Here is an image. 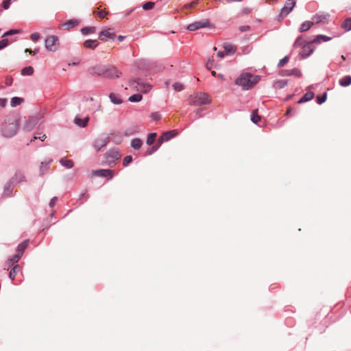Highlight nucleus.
I'll return each mask as SVG.
<instances>
[{
  "label": "nucleus",
  "instance_id": "e2e57ef3",
  "mask_svg": "<svg viewBox=\"0 0 351 351\" xmlns=\"http://www.w3.org/2000/svg\"><path fill=\"white\" fill-rule=\"evenodd\" d=\"M108 13L105 10H101L97 12V15L101 19H104Z\"/></svg>",
  "mask_w": 351,
  "mask_h": 351
},
{
  "label": "nucleus",
  "instance_id": "9b49d317",
  "mask_svg": "<svg viewBox=\"0 0 351 351\" xmlns=\"http://www.w3.org/2000/svg\"><path fill=\"white\" fill-rule=\"evenodd\" d=\"M121 155L119 150L116 148L111 149L106 154V158L108 159V162L114 163L118 159H120Z\"/></svg>",
  "mask_w": 351,
  "mask_h": 351
},
{
  "label": "nucleus",
  "instance_id": "4d7b16f0",
  "mask_svg": "<svg viewBox=\"0 0 351 351\" xmlns=\"http://www.w3.org/2000/svg\"><path fill=\"white\" fill-rule=\"evenodd\" d=\"M19 32H20V30H18V29H10L8 32H5L4 34H3V36L14 35V34H16Z\"/></svg>",
  "mask_w": 351,
  "mask_h": 351
},
{
  "label": "nucleus",
  "instance_id": "0e129e2a",
  "mask_svg": "<svg viewBox=\"0 0 351 351\" xmlns=\"http://www.w3.org/2000/svg\"><path fill=\"white\" fill-rule=\"evenodd\" d=\"M57 200H58L57 197H53V198H51V202H49V207H51V208L53 207L56 205Z\"/></svg>",
  "mask_w": 351,
  "mask_h": 351
},
{
  "label": "nucleus",
  "instance_id": "09e8293b",
  "mask_svg": "<svg viewBox=\"0 0 351 351\" xmlns=\"http://www.w3.org/2000/svg\"><path fill=\"white\" fill-rule=\"evenodd\" d=\"M51 162V159H49L48 160L41 162L40 170L43 171L44 169H48Z\"/></svg>",
  "mask_w": 351,
  "mask_h": 351
},
{
  "label": "nucleus",
  "instance_id": "dca6fc26",
  "mask_svg": "<svg viewBox=\"0 0 351 351\" xmlns=\"http://www.w3.org/2000/svg\"><path fill=\"white\" fill-rule=\"evenodd\" d=\"M281 76H296L298 77H300L302 76V73L300 70L298 68H294L293 69H283L280 71Z\"/></svg>",
  "mask_w": 351,
  "mask_h": 351
},
{
  "label": "nucleus",
  "instance_id": "412c9836",
  "mask_svg": "<svg viewBox=\"0 0 351 351\" xmlns=\"http://www.w3.org/2000/svg\"><path fill=\"white\" fill-rule=\"evenodd\" d=\"M332 39V37L324 35V34H317L315 38L311 40V43L319 44L321 42H327Z\"/></svg>",
  "mask_w": 351,
  "mask_h": 351
},
{
  "label": "nucleus",
  "instance_id": "c9c22d12",
  "mask_svg": "<svg viewBox=\"0 0 351 351\" xmlns=\"http://www.w3.org/2000/svg\"><path fill=\"white\" fill-rule=\"evenodd\" d=\"M341 27L346 31L349 32L351 30V18H348L344 20L341 24Z\"/></svg>",
  "mask_w": 351,
  "mask_h": 351
},
{
  "label": "nucleus",
  "instance_id": "8fccbe9b",
  "mask_svg": "<svg viewBox=\"0 0 351 351\" xmlns=\"http://www.w3.org/2000/svg\"><path fill=\"white\" fill-rule=\"evenodd\" d=\"M160 143H158V145H155L152 146L151 148H149L148 150H147V155H152L153 154L159 147Z\"/></svg>",
  "mask_w": 351,
  "mask_h": 351
},
{
  "label": "nucleus",
  "instance_id": "5fc2aeb1",
  "mask_svg": "<svg viewBox=\"0 0 351 351\" xmlns=\"http://www.w3.org/2000/svg\"><path fill=\"white\" fill-rule=\"evenodd\" d=\"M38 136H34L33 138L31 139V142L36 139H40V141H43L46 138L45 134H42L41 133H38Z\"/></svg>",
  "mask_w": 351,
  "mask_h": 351
},
{
  "label": "nucleus",
  "instance_id": "2f4dec72",
  "mask_svg": "<svg viewBox=\"0 0 351 351\" xmlns=\"http://www.w3.org/2000/svg\"><path fill=\"white\" fill-rule=\"evenodd\" d=\"M223 49L226 54L232 55L236 51V47L234 45L229 43H225L223 45Z\"/></svg>",
  "mask_w": 351,
  "mask_h": 351
},
{
  "label": "nucleus",
  "instance_id": "603ef678",
  "mask_svg": "<svg viewBox=\"0 0 351 351\" xmlns=\"http://www.w3.org/2000/svg\"><path fill=\"white\" fill-rule=\"evenodd\" d=\"M9 40L8 38H3L0 40V50H3L4 48L8 47Z\"/></svg>",
  "mask_w": 351,
  "mask_h": 351
},
{
  "label": "nucleus",
  "instance_id": "4c0bfd02",
  "mask_svg": "<svg viewBox=\"0 0 351 351\" xmlns=\"http://www.w3.org/2000/svg\"><path fill=\"white\" fill-rule=\"evenodd\" d=\"M109 98L112 103L114 104L119 105L122 104V99L119 97H118L116 94L114 93H110Z\"/></svg>",
  "mask_w": 351,
  "mask_h": 351
},
{
  "label": "nucleus",
  "instance_id": "864d4df0",
  "mask_svg": "<svg viewBox=\"0 0 351 351\" xmlns=\"http://www.w3.org/2000/svg\"><path fill=\"white\" fill-rule=\"evenodd\" d=\"M173 87L174 90H177V91H180V90H183V88H184L183 84L180 82H175L173 84Z\"/></svg>",
  "mask_w": 351,
  "mask_h": 351
},
{
  "label": "nucleus",
  "instance_id": "a18cd8bd",
  "mask_svg": "<svg viewBox=\"0 0 351 351\" xmlns=\"http://www.w3.org/2000/svg\"><path fill=\"white\" fill-rule=\"evenodd\" d=\"M327 97H328L327 93H324L322 95L317 96V97H316L317 103L319 105H321L322 104H323L324 102H325L326 101Z\"/></svg>",
  "mask_w": 351,
  "mask_h": 351
},
{
  "label": "nucleus",
  "instance_id": "58836bf2",
  "mask_svg": "<svg viewBox=\"0 0 351 351\" xmlns=\"http://www.w3.org/2000/svg\"><path fill=\"white\" fill-rule=\"evenodd\" d=\"M113 137L112 138V142L115 144H120L123 141V136L121 133L117 134H112Z\"/></svg>",
  "mask_w": 351,
  "mask_h": 351
},
{
  "label": "nucleus",
  "instance_id": "473e14b6",
  "mask_svg": "<svg viewBox=\"0 0 351 351\" xmlns=\"http://www.w3.org/2000/svg\"><path fill=\"white\" fill-rule=\"evenodd\" d=\"M23 101L24 99L23 97L15 96L12 97L10 101V105L12 107H16L17 106L21 105L23 102Z\"/></svg>",
  "mask_w": 351,
  "mask_h": 351
},
{
  "label": "nucleus",
  "instance_id": "de8ad7c7",
  "mask_svg": "<svg viewBox=\"0 0 351 351\" xmlns=\"http://www.w3.org/2000/svg\"><path fill=\"white\" fill-rule=\"evenodd\" d=\"M154 3L149 1V2L144 3L142 5V8L145 10H149L152 9L154 8Z\"/></svg>",
  "mask_w": 351,
  "mask_h": 351
},
{
  "label": "nucleus",
  "instance_id": "13d9d810",
  "mask_svg": "<svg viewBox=\"0 0 351 351\" xmlns=\"http://www.w3.org/2000/svg\"><path fill=\"white\" fill-rule=\"evenodd\" d=\"M202 111H203V109H202V108H199V109L195 110V119H197L201 118L203 116Z\"/></svg>",
  "mask_w": 351,
  "mask_h": 351
},
{
  "label": "nucleus",
  "instance_id": "bf43d9fd",
  "mask_svg": "<svg viewBox=\"0 0 351 351\" xmlns=\"http://www.w3.org/2000/svg\"><path fill=\"white\" fill-rule=\"evenodd\" d=\"M152 118L154 121L159 120L161 118V115L158 112H154L151 115Z\"/></svg>",
  "mask_w": 351,
  "mask_h": 351
},
{
  "label": "nucleus",
  "instance_id": "20e7f679",
  "mask_svg": "<svg viewBox=\"0 0 351 351\" xmlns=\"http://www.w3.org/2000/svg\"><path fill=\"white\" fill-rule=\"evenodd\" d=\"M45 46L48 51H56L59 47L58 37L56 35L47 37L45 40Z\"/></svg>",
  "mask_w": 351,
  "mask_h": 351
},
{
  "label": "nucleus",
  "instance_id": "6e6d98bb",
  "mask_svg": "<svg viewBox=\"0 0 351 351\" xmlns=\"http://www.w3.org/2000/svg\"><path fill=\"white\" fill-rule=\"evenodd\" d=\"M289 61V56H286L282 59H281L278 64V66H282L285 64H287Z\"/></svg>",
  "mask_w": 351,
  "mask_h": 351
},
{
  "label": "nucleus",
  "instance_id": "6ab92c4d",
  "mask_svg": "<svg viewBox=\"0 0 351 351\" xmlns=\"http://www.w3.org/2000/svg\"><path fill=\"white\" fill-rule=\"evenodd\" d=\"M116 37V34L110 32L108 30H104L99 34V39L102 41H107L108 39L113 40Z\"/></svg>",
  "mask_w": 351,
  "mask_h": 351
},
{
  "label": "nucleus",
  "instance_id": "2eb2a0df",
  "mask_svg": "<svg viewBox=\"0 0 351 351\" xmlns=\"http://www.w3.org/2000/svg\"><path fill=\"white\" fill-rule=\"evenodd\" d=\"M330 14L324 12H319L313 15L312 20L313 23H326L328 20Z\"/></svg>",
  "mask_w": 351,
  "mask_h": 351
},
{
  "label": "nucleus",
  "instance_id": "c756f323",
  "mask_svg": "<svg viewBox=\"0 0 351 351\" xmlns=\"http://www.w3.org/2000/svg\"><path fill=\"white\" fill-rule=\"evenodd\" d=\"M339 84L343 87L350 86L351 84V76L346 75L343 78L339 80Z\"/></svg>",
  "mask_w": 351,
  "mask_h": 351
},
{
  "label": "nucleus",
  "instance_id": "4be33fe9",
  "mask_svg": "<svg viewBox=\"0 0 351 351\" xmlns=\"http://www.w3.org/2000/svg\"><path fill=\"white\" fill-rule=\"evenodd\" d=\"M314 97H315L314 93L311 92V91H308V93H306L303 95V97L298 100V103L300 104H302L304 102L309 101L311 99H313Z\"/></svg>",
  "mask_w": 351,
  "mask_h": 351
},
{
  "label": "nucleus",
  "instance_id": "f03ea898",
  "mask_svg": "<svg viewBox=\"0 0 351 351\" xmlns=\"http://www.w3.org/2000/svg\"><path fill=\"white\" fill-rule=\"evenodd\" d=\"M260 79L259 76H254L251 73H247L241 75L239 77L235 80V84L241 86L244 90H250L252 86L257 83Z\"/></svg>",
  "mask_w": 351,
  "mask_h": 351
},
{
  "label": "nucleus",
  "instance_id": "f704fd0d",
  "mask_svg": "<svg viewBox=\"0 0 351 351\" xmlns=\"http://www.w3.org/2000/svg\"><path fill=\"white\" fill-rule=\"evenodd\" d=\"M142 141L140 138H134L130 143V146L134 149H139L142 145Z\"/></svg>",
  "mask_w": 351,
  "mask_h": 351
},
{
  "label": "nucleus",
  "instance_id": "423d86ee",
  "mask_svg": "<svg viewBox=\"0 0 351 351\" xmlns=\"http://www.w3.org/2000/svg\"><path fill=\"white\" fill-rule=\"evenodd\" d=\"M106 64H95L88 67V72L92 76L102 77L105 76Z\"/></svg>",
  "mask_w": 351,
  "mask_h": 351
},
{
  "label": "nucleus",
  "instance_id": "393cba45",
  "mask_svg": "<svg viewBox=\"0 0 351 351\" xmlns=\"http://www.w3.org/2000/svg\"><path fill=\"white\" fill-rule=\"evenodd\" d=\"M89 121V117H86L84 119H81L76 117L74 119V123L80 127H85L87 125L88 122Z\"/></svg>",
  "mask_w": 351,
  "mask_h": 351
},
{
  "label": "nucleus",
  "instance_id": "6e6552de",
  "mask_svg": "<svg viewBox=\"0 0 351 351\" xmlns=\"http://www.w3.org/2000/svg\"><path fill=\"white\" fill-rule=\"evenodd\" d=\"M295 5V1L287 0L285 3L284 6L280 10V16L282 18L287 16L293 10Z\"/></svg>",
  "mask_w": 351,
  "mask_h": 351
},
{
  "label": "nucleus",
  "instance_id": "7ed1b4c3",
  "mask_svg": "<svg viewBox=\"0 0 351 351\" xmlns=\"http://www.w3.org/2000/svg\"><path fill=\"white\" fill-rule=\"evenodd\" d=\"M189 101V104L191 106H203L208 104L210 102L208 95L202 92L190 95Z\"/></svg>",
  "mask_w": 351,
  "mask_h": 351
},
{
  "label": "nucleus",
  "instance_id": "774afa93",
  "mask_svg": "<svg viewBox=\"0 0 351 351\" xmlns=\"http://www.w3.org/2000/svg\"><path fill=\"white\" fill-rule=\"evenodd\" d=\"M25 52H29L31 54L36 55V54L38 53L39 49H34L33 51H32L31 49H25Z\"/></svg>",
  "mask_w": 351,
  "mask_h": 351
},
{
  "label": "nucleus",
  "instance_id": "c03bdc74",
  "mask_svg": "<svg viewBox=\"0 0 351 351\" xmlns=\"http://www.w3.org/2000/svg\"><path fill=\"white\" fill-rule=\"evenodd\" d=\"M156 136H157V134L156 132L149 134L148 137H147V143L149 145H153L156 141Z\"/></svg>",
  "mask_w": 351,
  "mask_h": 351
},
{
  "label": "nucleus",
  "instance_id": "ddd939ff",
  "mask_svg": "<svg viewBox=\"0 0 351 351\" xmlns=\"http://www.w3.org/2000/svg\"><path fill=\"white\" fill-rule=\"evenodd\" d=\"M134 84H136L139 87L138 88L143 93H147L151 89L150 85L145 84L142 79L136 78L130 83V86H134Z\"/></svg>",
  "mask_w": 351,
  "mask_h": 351
},
{
  "label": "nucleus",
  "instance_id": "5701e85b",
  "mask_svg": "<svg viewBox=\"0 0 351 351\" xmlns=\"http://www.w3.org/2000/svg\"><path fill=\"white\" fill-rule=\"evenodd\" d=\"M28 245V240H25L23 241L21 243L19 244L16 250V253L18 254H20L21 256H23L24 251L27 249Z\"/></svg>",
  "mask_w": 351,
  "mask_h": 351
},
{
  "label": "nucleus",
  "instance_id": "f8f14e48",
  "mask_svg": "<svg viewBox=\"0 0 351 351\" xmlns=\"http://www.w3.org/2000/svg\"><path fill=\"white\" fill-rule=\"evenodd\" d=\"M110 141V139L109 136L97 138L93 142V147L97 152H99L103 147H106L107 144L109 143Z\"/></svg>",
  "mask_w": 351,
  "mask_h": 351
},
{
  "label": "nucleus",
  "instance_id": "9d476101",
  "mask_svg": "<svg viewBox=\"0 0 351 351\" xmlns=\"http://www.w3.org/2000/svg\"><path fill=\"white\" fill-rule=\"evenodd\" d=\"M38 116H32L30 117L25 123L23 125V130L26 132L31 131L34 128L35 126L38 124L39 121Z\"/></svg>",
  "mask_w": 351,
  "mask_h": 351
},
{
  "label": "nucleus",
  "instance_id": "4468645a",
  "mask_svg": "<svg viewBox=\"0 0 351 351\" xmlns=\"http://www.w3.org/2000/svg\"><path fill=\"white\" fill-rule=\"evenodd\" d=\"M178 134V132L176 130H171L169 131H167L163 132L161 136L159 137L158 141L161 143L162 142H167L170 141L171 138L175 137Z\"/></svg>",
  "mask_w": 351,
  "mask_h": 351
},
{
  "label": "nucleus",
  "instance_id": "72a5a7b5",
  "mask_svg": "<svg viewBox=\"0 0 351 351\" xmlns=\"http://www.w3.org/2000/svg\"><path fill=\"white\" fill-rule=\"evenodd\" d=\"M21 257H22V256L16 253L12 257L8 258V265L9 266H12V265H14L15 263H17L19 262V261L21 260Z\"/></svg>",
  "mask_w": 351,
  "mask_h": 351
},
{
  "label": "nucleus",
  "instance_id": "e433bc0d",
  "mask_svg": "<svg viewBox=\"0 0 351 351\" xmlns=\"http://www.w3.org/2000/svg\"><path fill=\"white\" fill-rule=\"evenodd\" d=\"M81 34L84 35H88L90 34H93L95 32V27H84L80 29Z\"/></svg>",
  "mask_w": 351,
  "mask_h": 351
},
{
  "label": "nucleus",
  "instance_id": "ea45409f",
  "mask_svg": "<svg viewBox=\"0 0 351 351\" xmlns=\"http://www.w3.org/2000/svg\"><path fill=\"white\" fill-rule=\"evenodd\" d=\"M308 42L304 41V40L302 36H299L295 41L294 47H302V46H304V45L306 44Z\"/></svg>",
  "mask_w": 351,
  "mask_h": 351
},
{
  "label": "nucleus",
  "instance_id": "7c9ffc66",
  "mask_svg": "<svg viewBox=\"0 0 351 351\" xmlns=\"http://www.w3.org/2000/svg\"><path fill=\"white\" fill-rule=\"evenodd\" d=\"M288 80H278L277 81L274 82L273 86L276 88L281 89L286 86Z\"/></svg>",
  "mask_w": 351,
  "mask_h": 351
},
{
  "label": "nucleus",
  "instance_id": "39448f33",
  "mask_svg": "<svg viewBox=\"0 0 351 351\" xmlns=\"http://www.w3.org/2000/svg\"><path fill=\"white\" fill-rule=\"evenodd\" d=\"M106 70L105 76H103V77L109 80L119 78L122 74L121 71H120L114 66H110V64L106 66Z\"/></svg>",
  "mask_w": 351,
  "mask_h": 351
},
{
  "label": "nucleus",
  "instance_id": "37998d69",
  "mask_svg": "<svg viewBox=\"0 0 351 351\" xmlns=\"http://www.w3.org/2000/svg\"><path fill=\"white\" fill-rule=\"evenodd\" d=\"M12 3V0H3L0 5V14L3 10L9 9L10 5Z\"/></svg>",
  "mask_w": 351,
  "mask_h": 351
},
{
  "label": "nucleus",
  "instance_id": "69168bd1",
  "mask_svg": "<svg viewBox=\"0 0 351 351\" xmlns=\"http://www.w3.org/2000/svg\"><path fill=\"white\" fill-rule=\"evenodd\" d=\"M13 82V79L11 76H7L5 78V84L7 86H11Z\"/></svg>",
  "mask_w": 351,
  "mask_h": 351
},
{
  "label": "nucleus",
  "instance_id": "338daca9",
  "mask_svg": "<svg viewBox=\"0 0 351 351\" xmlns=\"http://www.w3.org/2000/svg\"><path fill=\"white\" fill-rule=\"evenodd\" d=\"M7 101L8 100L6 98H0V107H5L6 106Z\"/></svg>",
  "mask_w": 351,
  "mask_h": 351
},
{
  "label": "nucleus",
  "instance_id": "f3484780",
  "mask_svg": "<svg viewBox=\"0 0 351 351\" xmlns=\"http://www.w3.org/2000/svg\"><path fill=\"white\" fill-rule=\"evenodd\" d=\"M93 174L97 176L106 177L108 180L112 179L114 176L113 171L110 169L96 170L93 172Z\"/></svg>",
  "mask_w": 351,
  "mask_h": 351
},
{
  "label": "nucleus",
  "instance_id": "49530a36",
  "mask_svg": "<svg viewBox=\"0 0 351 351\" xmlns=\"http://www.w3.org/2000/svg\"><path fill=\"white\" fill-rule=\"evenodd\" d=\"M142 99L141 94H135L128 97V101L130 102H138Z\"/></svg>",
  "mask_w": 351,
  "mask_h": 351
},
{
  "label": "nucleus",
  "instance_id": "c85d7f7f",
  "mask_svg": "<svg viewBox=\"0 0 351 351\" xmlns=\"http://www.w3.org/2000/svg\"><path fill=\"white\" fill-rule=\"evenodd\" d=\"M97 45H98V43H97V40H91V39L86 40L84 43V47H86L87 49H95L97 47Z\"/></svg>",
  "mask_w": 351,
  "mask_h": 351
},
{
  "label": "nucleus",
  "instance_id": "cd10ccee",
  "mask_svg": "<svg viewBox=\"0 0 351 351\" xmlns=\"http://www.w3.org/2000/svg\"><path fill=\"white\" fill-rule=\"evenodd\" d=\"M14 184L11 181H8L4 186V195L9 196L11 195L14 189Z\"/></svg>",
  "mask_w": 351,
  "mask_h": 351
},
{
  "label": "nucleus",
  "instance_id": "0eeeda50",
  "mask_svg": "<svg viewBox=\"0 0 351 351\" xmlns=\"http://www.w3.org/2000/svg\"><path fill=\"white\" fill-rule=\"evenodd\" d=\"M209 24L210 23L208 19H202L189 24L187 26V29L191 32L196 31L200 28L208 27Z\"/></svg>",
  "mask_w": 351,
  "mask_h": 351
},
{
  "label": "nucleus",
  "instance_id": "79ce46f5",
  "mask_svg": "<svg viewBox=\"0 0 351 351\" xmlns=\"http://www.w3.org/2000/svg\"><path fill=\"white\" fill-rule=\"evenodd\" d=\"M34 69L32 66H27L24 67L21 71V75H31L33 74Z\"/></svg>",
  "mask_w": 351,
  "mask_h": 351
},
{
  "label": "nucleus",
  "instance_id": "f257e3e1",
  "mask_svg": "<svg viewBox=\"0 0 351 351\" xmlns=\"http://www.w3.org/2000/svg\"><path fill=\"white\" fill-rule=\"evenodd\" d=\"M21 118L17 114H8L1 126V135L5 138L14 136L20 125Z\"/></svg>",
  "mask_w": 351,
  "mask_h": 351
},
{
  "label": "nucleus",
  "instance_id": "680f3d73",
  "mask_svg": "<svg viewBox=\"0 0 351 351\" xmlns=\"http://www.w3.org/2000/svg\"><path fill=\"white\" fill-rule=\"evenodd\" d=\"M30 38L33 41H37L40 38V34L38 33H33L30 35Z\"/></svg>",
  "mask_w": 351,
  "mask_h": 351
},
{
  "label": "nucleus",
  "instance_id": "052dcab7",
  "mask_svg": "<svg viewBox=\"0 0 351 351\" xmlns=\"http://www.w3.org/2000/svg\"><path fill=\"white\" fill-rule=\"evenodd\" d=\"M239 29L240 32H245L250 30L251 27L250 25H241Z\"/></svg>",
  "mask_w": 351,
  "mask_h": 351
},
{
  "label": "nucleus",
  "instance_id": "b1692460",
  "mask_svg": "<svg viewBox=\"0 0 351 351\" xmlns=\"http://www.w3.org/2000/svg\"><path fill=\"white\" fill-rule=\"evenodd\" d=\"M20 271H21V267L20 266V265H14L10 269V271L9 274V278L12 280H14L16 274Z\"/></svg>",
  "mask_w": 351,
  "mask_h": 351
},
{
  "label": "nucleus",
  "instance_id": "a878e982",
  "mask_svg": "<svg viewBox=\"0 0 351 351\" xmlns=\"http://www.w3.org/2000/svg\"><path fill=\"white\" fill-rule=\"evenodd\" d=\"M313 25V22L311 21H304L299 29L300 32H304L307 30H309L311 27V26Z\"/></svg>",
  "mask_w": 351,
  "mask_h": 351
},
{
  "label": "nucleus",
  "instance_id": "1a4fd4ad",
  "mask_svg": "<svg viewBox=\"0 0 351 351\" xmlns=\"http://www.w3.org/2000/svg\"><path fill=\"white\" fill-rule=\"evenodd\" d=\"M314 43H311V40L307 42L304 46L302 47V50L300 52V56L301 58L304 59L308 58L311 55V53L314 51V47H313V44Z\"/></svg>",
  "mask_w": 351,
  "mask_h": 351
},
{
  "label": "nucleus",
  "instance_id": "a19ab883",
  "mask_svg": "<svg viewBox=\"0 0 351 351\" xmlns=\"http://www.w3.org/2000/svg\"><path fill=\"white\" fill-rule=\"evenodd\" d=\"M261 119V117L258 114L257 110H253L251 114V121L256 124Z\"/></svg>",
  "mask_w": 351,
  "mask_h": 351
},
{
  "label": "nucleus",
  "instance_id": "bb28decb",
  "mask_svg": "<svg viewBox=\"0 0 351 351\" xmlns=\"http://www.w3.org/2000/svg\"><path fill=\"white\" fill-rule=\"evenodd\" d=\"M60 163L61 164V165L67 169H71L74 165V163L72 160L66 158H61L60 160Z\"/></svg>",
  "mask_w": 351,
  "mask_h": 351
},
{
  "label": "nucleus",
  "instance_id": "3c124183",
  "mask_svg": "<svg viewBox=\"0 0 351 351\" xmlns=\"http://www.w3.org/2000/svg\"><path fill=\"white\" fill-rule=\"evenodd\" d=\"M133 158L132 156H127L123 158V166L126 167L132 162Z\"/></svg>",
  "mask_w": 351,
  "mask_h": 351
},
{
  "label": "nucleus",
  "instance_id": "a211bd4d",
  "mask_svg": "<svg viewBox=\"0 0 351 351\" xmlns=\"http://www.w3.org/2000/svg\"><path fill=\"white\" fill-rule=\"evenodd\" d=\"M14 184H19L25 181V176L21 171H17L10 180Z\"/></svg>",
  "mask_w": 351,
  "mask_h": 351
},
{
  "label": "nucleus",
  "instance_id": "aec40b11",
  "mask_svg": "<svg viewBox=\"0 0 351 351\" xmlns=\"http://www.w3.org/2000/svg\"><path fill=\"white\" fill-rule=\"evenodd\" d=\"M79 22L78 19H69L62 24V27L63 29L69 30L78 25Z\"/></svg>",
  "mask_w": 351,
  "mask_h": 351
}]
</instances>
